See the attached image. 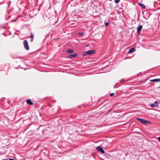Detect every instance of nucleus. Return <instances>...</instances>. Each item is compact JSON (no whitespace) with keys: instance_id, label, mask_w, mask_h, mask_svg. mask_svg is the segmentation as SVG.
Wrapping results in <instances>:
<instances>
[{"instance_id":"f257e3e1","label":"nucleus","mask_w":160,"mask_h":160,"mask_svg":"<svg viewBox=\"0 0 160 160\" xmlns=\"http://www.w3.org/2000/svg\"><path fill=\"white\" fill-rule=\"evenodd\" d=\"M95 53V51L94 50H89L85 52L83 54V56H85L87 55H91L94 54Z\"/></svg>"},{"instance_id":"f03ea898","label":"nucleus","mask_w":160,"mask_h":160,"mask_svg":"<svg viewBox=\"0 0 160 160\" xmlns=\"http://www.w3.org/2000/svg\"><path fill=\"white\" fill-rule=\"evenodd\" d=\"M23 43L25 48L27 50H29V48L27 41V40H24L23 41Z\"/></svg>"},{"instance_id":"7ed1b4c3","label":"nucleus","mask_w":160,"mask_h":160,"mask_svg":"<svg viewBox=\"0 0 160 160\" xmlns=\"http://www.w3.org/2000/svg\"><path fill=\"white\" fill-rule=\"evenodd\" d=\"M137 120H138L141 123H142L143 124H147V122H148V121H147V120H146L145 119L139 118H137Z\"/></svg>"},{"instance_id":"20e7f679","label":"nucleus","mask_w":160,"mask_h":160,"mask_svg":"<svg viewBox=\"0 0 160 160\" xmlns=\"http://www.w3.org/2000/svg\"><path fill=\"white\" fill-rule=\"evenodd\" d=\"M96 149L97 150H98V151H100V152H101L102 154H103V153H105V151L103 150V149L102 148V147H100V146L97 147L96 148Z\"/></svg>"},{"instance_id":"39448f33","label":"nucleus","mask_w":160,"mask_h":160,"mask_svg":"<svg viewBox=\"0 0 160 160\" xmlns=\"http://www.w3.org/2000/svg\"><path fill=\"white\" fill-rule=\"evenodd\" d=\"M158 101H155L154 103H152L150 105L151 107L154 108V107H158Z\"/></svg>"},{"instance_id":"423d86ee","label":"nucleus","mask_w":160,"mask_h":160,"mask_svg":"<svg viewBox=\"0 0 160 160\" xmlns=\"http://www.w3.org/2000/svg\"><path fill=\"white\" fill-rule=\"evenodd\" d=\"M142 26L141 25H139L137 28V32L138 33H139L142 29Z\"/></svg>"},{"instance_id":"0eeeda50","label":"nucleus","mask_w":160,"mask_h":160,"mask_svg":"<svg viewBox=\"0 0 160 160\" xmlns=\"http://www.w3.org/2000/svg\"><path fill=\"white\" fill-rule=\"evenodd\" d=\"M78 56V54L74 53L73 54H70L68 56V57L70 58H74Z\"/></svg>"},{"instance_id":"6e6552de","label":"nucleus","mask_w":160,"mask_h":160,"mask_svg":"<svg viewBox=\"0 0 160 160\" xmlns=\"http://www.w3.org/2000/svg\"><path fill=\"white\" fill-rule=\"evenodd\" d=\"M27 103L30 105H32L33 104V103L32 102L30 99H28L27 100Z\"/></svg>"},{"instance_id":"1a4fd4ad","label":"nucleus","mask_w":160,"mask_h":160,"mask_svg":"<svg viewBox=\"0 0 160 160\" xmlns=\"http://www.w3.org/2000/svg\"><path fill=\"white\" fill-rule=\"evenodd\" d=\"M160 81V79L158 78V79H153L151 80V81L152 82H158Z\"/></svg>"},{"instance_id":"9d476101","label":"nucleus","mask_w":160,"mask_h":160,"mask_svg":"<svg viewBox=\"0 0 160 160\" xmlns=\"http://www.w3.org/2000/svg\"><path fill=\"white\" fill-rule=\"evenodd\" d=\"M135 48H131L128 52V53H131L135 51Z\"/></svg>"},{"instance_id":"9b49d317","label":"nucleus","mask_w":160,"mask_h":160,"mask_svg":"<svg viewBox=\"0 0 160 160\" xmlns=\"http://www.w3.org/2000/svg\"><path fill=\"white\" fill-rule=\"evenodd\" d=\"M138 5L141 6L142 8L144 9L145 8V6L143 4L139 3L138 4Z\"/></svg>"},{"instance_id":"f8f14e48","label":"nucleus","mask_w":160,"mask_h":160,"mask_svg":"<svg viewBox=\"0 0 160 160\" xmlns=\"http://www.w3.org/2000/svg\"><path fill=\"white\" fill-rule=\"evenodd\" d=\"M67 52L68 53H73L74 52V51L72 49H69V50H67Z\"/></svg>"},{"instance_id":"ddd939ff","label":"nucleus","mask_w":160,"mask_h":160,"mask_svg":"<svg viewBox=\"0 0 160 160\" xmlns=\"http://www.w3.org/2000/svg\"><path fill=\"white\" fill-rule=\"evenodd\" d=\"M120 2V0H115V2L116 3H118Z\"/></svg>"},{"instance_id":"4468645a","label":"nucleus","mask_w":160,"mask_h":160,"mask_svg":"<svg viewBox=\"0 0 160 160\" xmlns=\"http://www.w3.org/2000/svg\"><path fill=\"white\" fill-rule=\"evenodd\" d=\"M34 36L33 34H31V38L32 39H33L34 38Z\"/></svg>"},{"instance_id":"2eb2a0df","label":"nucleus","mask_w":160,"mask_h":160,"mask_svg":"<svg viewBox=\"0 0 160 160\" xmlns=\"http://www.w3.org/2000/svg\"><path fill=\"white\" fill-rule=\"evenodd\" d=\"M83 34L82 32H79L78 33V35L79 36H81Z\"/></svg>"},{"instance_id":"dca6fc26","label":"nucleus","mask_w":160,"mask_h":160,"mask_svg":"<svg viewBox=\"0 0 160 160\" xmlns=\"http://www.w3.org/2000/svg\"><path fill=\"white\" fill-rule=\"evenodd\" d=\"M108 24H109V22H107L105 23V26H107L108 25Z\"/></svg>"},{"instance_id":"f3484780","label":"nucleus","mask_w":160,"mask_h":160,"mask_svg":"<svg viewBox=\"0 0 160 160\" xmlns=\"http://www.w3.org/2000/svg\"><path fill=\"white\" fill-rule=\"evenodd\" d=\"M114 93H111L110 94V96L111 97L112 96L114 95Z\"/></svg>"},{"instance_id":"a211bd4d","label":"nucleus","mask_w":160,"mask_h":160,"mask_svg":"<svg viewBox=\"0 0 160 160\" xmlns=\"http://www.w3.org/2000/svg\"><path fill=\"white\" fill-rule=\"evenodd\" d=\"M9 160H14V159L10 158L9 159Z\"/></svg>"},{"instance_id":"6ab92c4d","label":"nucleus","mask_w":160,"mask_h":160,"mask_svg":"<svg viewBox=\"0 0 160 160\" xmlns=\"http://www.w3.org/2000/svg\"><path fill=\"white\" fill-rule=\"evenodd\" d=\"M4 35L5 36H6V35H5V33L4 34Z\"/></svg>"},{"instance_id":"aec40b11","label":"nucleus","mask_w":160,"mask_h":160,"mask_svg":"<svg viewBox=\"0 0 160 160\" xmlns=\"http://www.w3.org/2000/svg\"><path fill=\"white\" fill-rule=\"evenodd\" d=\"M9 4H8V7H9Z\"/></svg>"}]
</instances>
